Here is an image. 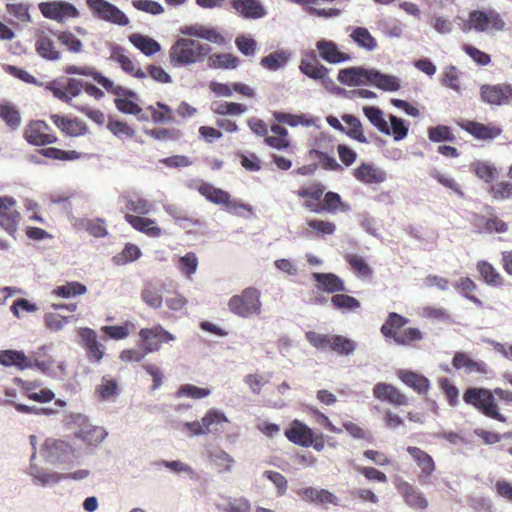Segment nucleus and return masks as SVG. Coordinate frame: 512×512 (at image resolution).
<instances>
[{"label":"nucleus","instance_id":"13","mask_svg":"<svg viewBox=\"0 0 512 512\" xmlns=\"http://www.w3.org/2000/svg\"><path fill=\"white\" fill-rule=\"evenodd\" d=\"M15 204L16 200L12 197H0V226L13 237L20 219V214L12 209Z\"/></svg>","mask_w":512,"mask_h":512},{"label":"nucleus","instance_id":"54","mask_svg":"<svg viewBox=\"0 0 512 512\" xmlns=\"http://www.w3.org/2000/svg\"><path fill=\"white\" fill-rule=\"evenodd\" d=\"M330 349L343 355H350L356 349V343L349 338L335 335L331 336Z\"/></svg>","mask_w":512,"mask_h":512},{"label":"nucleus","instance_id":"23","mask_svg":"<svg viewBox=\"0 0 512 512\" xmlns=\"http://www.w3.org/2000/svg\"><path fill=\"white\" fill-rule=\"evenodd\" d=\"M316 48L320 57L330 64H338L350 60V56L341 52L333 41L321 39L317 41Z\"/></svg>","mask_w":512,"mask_h":512},{"label":"nucleus","instance_id":"59","mask_svg":"<svg viewBox=\"0 0 512 512\" xmlns=\"http://www.w3.org/2000/svg\"><path fill=\"white\" fill-rule=\"evenodd\" d=\"M332 304L339 310L352 311L360 307V302L346 294H335L331 297Z\"/></svg>","mask_w":512,"mask_h":512},{"label":"nucleus","instance_id":"49","mask_svg":"<svg viewBox=\"0 0 512 512\" xmlns=\"http://www.w3.org/2000/svg\"><path fill=\"white\" fill-rule=\"evenodd\" d=\"M477 270L488 285L500 286L502 284V276L490 263L486 261L478 262Z\"/></svg>","mask_w":512,"mask_h":512},{"label":"nucleus","instance_id":"4","mask_svg":"<svg viewBox=\"0 0 512 512\" xmlns=\"http://www.w3.org/2000/svg\"><path fill=\"white\" fill-rule=\"evenodd\" d=\"M229 422L225 414L217 409H210L201 418V421H192L184 423V429L189 437L213 434L221 435L225 431V427Z\"/></svg>","mask_w":512,"mask_h":512},{"label":"nucleus","instance_id":"1","mask_svg":"<svg viewBox=\"0 0 512 512\" xmlns=\"http://www.w3.org/2000/svg\"><path fill=\"white\" fill-rule=\"evenodd\" d=\"M494 394L499 399L512 403V392L501 388H496L494 392L485 388H469L464 393L463 399L467 404H471L479 409L484 415L500 422H505V416L497 411Z\"/></svg>","mask_w":512,"mask_h":512},{"label":"nucleus","instance_id":"61","mask_svg":"<svg viewBox=\"0 0 512 512\" xmlns=\"http://www.w3.org/2000/svg\"><path fill=\"white\" fill-rule=\"evenodd\" d=\"M223 512H250L251 503L245 497H228Z\"/></svg>","mask_w":512,"mask_h":512},{"label":"nucleus","instance_id":"60","mask_svg":"<svg viewBox=\"0 0 512 512\" xmlns=\"http://www.w3.org/2000/svg\"><path fill=\"white\" fill-rule=\"evenodd\" d=\"M346 260L359 277L367 278L372 275L373 272L371 267L362 257L355 254H350L346 257Z\"/></svg>","mask_w":512,"mask_h":512},{"label":"nucleus","instance_id":"28","mask_svg":"<svg viewBox=\"0 0 512 512\" xmlns=\"http://www.w3.org/2000/svg\"><path fill=\"white\" fill-rule=\"evenodd\" d=\"M285 435L291 442L303 447H310L313 444L312 429L298 420H295L293 426L286 430Z\"/></svg>","mask_w":512,"mask_h":512},{"label":"nucleus","instance_id":"12","mask_svg":"<svg viewBox=\"0 0 512 512\" xmlns=\"http://www.w3.org/2000/svg\"><path fill=\"white\" fill-rule=\"evenodd\" d=\"M480 96L483 102L502 106L509 103L512 98V85L507 83L489 85L480 87Z\"/></svg>","mask_w":512,"mask_h":512},{"label":"nucleus","instance_id":"45","mask_svg":"<svg viewBox=\"0 0 512 512\" xmlns=\"http://www.w3.org/2000/svg\"><path fill=\"white\" fill-rule=\"evenodd\" d=\"M453 367L456 369L465 368L468 372L477 371L480 373L486 372V364L482 361H474L466 356L464 353L457 352L452 361Z\"/></svg>","mask_w":512,"mask_h":512},{"label":"nucleus","instance_id":"22","mask_svg":"<svg viewBox=\"0 0 512 512\" xmlns=\"http://www.w3.org/2000/svg\"><path fill=\"white\" fill-rule=\"evenodd\" d=\"M397 488L408 506L420 510L427 508L428 501L419 489L406 481H401Z\"/></svg>","mask_w":512,"mask_h":512},{"label":"nucleus","instance_id":"21","mask_svg":"<svg viewBox=\"0 0 512 512\" xmlns=\"http://www.w3.org/2000/svg\"><path fill=\"white\" fill-rule=\"evenodd\" d=\"M124 218L133 229L149 237L159 238L163 234L162 229L156 225L154 219L137 216L131 213H126Z\"/></svg>","mask_w":512,"mask_h":512},{"label":"nucleus","instance_id":"36","mask_svg":"<svg viewBox=\"0 0 512 512\" xmlns=\"http://www.w3.org/2000/svg\"><path fill=\"white\" fill-rule=\"evenodd\" d=\"M35 50L42 58L49 61H57L60 59V52L56 49L51 38L45 35L37 37L35 42Z\"/></svg>","mask_w":512,"mask_h":512},{"label":"nucleus","instance_id":"51","mask_svg":"<svg viewBox=\"0 0 512 512\" xmlns=\"http://www.w3.org/2000/svg\"><path fill=\"white\" fill-rule=\"evenodd\" d=\"M142 255L140 248L135 244H126L122 252L113 257V262L118 266L136 261Z\"/></svg>","mask_w":512,"mask_h":512},{"label":"nucleus","instance_id":"41","mask_svg":"<svg viewBox=\"0 0 512 512\" xmlns=\"http://www.w3.org/2000/svg\"><path fill=\"white\" fill-rule=\"evenodd\" d=\"M399 378L418 393H425L429 389V380L412 371H400Z\"/></svg>","mask_w":512,"mask_h":512},{"label":"nucleus","instance_id":"37","mask_svg":"<svg viewBox=\"0 0 512 512\" xmlns=\"http://www.w3.org/2000/svg\"><path fill=\"white\" fill-rule=\"evenodd\" d=\"M129 41L146 56L154 55L161 50V46L156 40L139 33L131 34Z\"/></svg>","mask_w":512,"mask_h":512},{"label":"nucleus","instance_id":"29","mask_svg":"<svg viewBox=\"0 0 512 512\" xmlns=\"http://www.w3.org/2000/svg\"><path fill=\"white\" fill-rule=\"evenodd\" d=\"M369 69L363 67H349L341 69L338 81L347 86L367 85Z\"/></svg>","mask_w":512,"mask_h":512},{"label":"nucleus","instance_id":"24","mask_svg":"<svg viewBox=\"0 0 512 512\" xmlns=\"http://www.w3.org/2000/svg\"><path fill=\"white\" fill-rule=\"evenodd\" d=\"M374 397L396 406L406 405L407 397L391 384L378 383L373 389Z\"/></svg>","mask_w":512,"mask_h":512},{"label":"nucleus","instance_id":"7","mask_svg":"<svg viewBox=\"0 0 512 512\" xmlns=\"http://www.w3.org/2000/svg\"><path fill=\"white\" fill-rule=\"evenodd\" d=\"M84 83L76 78L59 77L46 84L45 88L52 92L55 98L67 104L79 96L83 90Z\"/></svg>","mask_w":512,"mask_h":512},{"label":"nucleus","instance_id":"33","mask_svg":"<svg viewBox=\"0 0 512 512\" xmlns=\"http://www.w3.org/2000/svg\"><path fill=\"white\" fill-rule=\"evenodd\" d=\"M314 280L318 283V288L328 292H342L345 291L343 281L333 273H313Z\"/></svg>","mask_w":512,"mask_h":512},{"label":"nucleus","instance_id":"64","mask_svg":"<svg viewBox=\"0 0 512 512\" xmlns=\"http://www.w3.org/2000/svg\"><path fill=\"white\" fill-rule=\"evenodd\" d=\"M97 392L104 400L115 397L117 395L116 381L108 376H103Z\"/></svg>","mask_w":512,"mask_h":512},{"label":"nucleus","instance_id":"43","mask_svg":"<svg viewBox=\"0 0 512 512\" xmlns=\"http://www.w3.org/2000/svg\"><path fill=\"white\" fill-rule=\"evenodd\" d=\"M307 226L308 229L305 232L306 237H311L312 232H315L316 236H327L333 235L336 231V225L333 222L320 219L308 220Z\"/></svg>","mask_w":512,"mask_h":512},{"label":"nucleus","instance_id":"48","mask_svg":"<svg viewBox=\"0 0 512 512\" xmlns=\"http://www.w3.org/2000/svg\"><path fill=\"white\" fill-rule=\"evenodd\" d=\"M342 120L349 126V129L344 132L346 135L360 143H367V138L362 131V124L358 118L350 114H344Z\"/></svg>","mask_w":512,"mask_h":512},{"label":"nucleus","instance_id":"26","mask_svg":"<svg viewBox=\"0 0 512 512\" xmlns=\"http://www.w3.org/2000/svg\"><path fill=\"white\" fill-rule=\"evenodd\" d=\"M354 176L358 181L365 184H380L387 178V174L383 169L368 163H362L356 168Z\"/></svg>","mask_w":512,"mask_h":512},{"label":"nucleus","instance_id":"50","mask_svg":"<svg viewBox=\"0 0 512 512\" xmlns=\"http://www.w3.org/2000/svg\"><path fill=\"white\" fill-rule=\"evenodd\" d=\"M473 172L483 181L492 182L497 175V169L488 161H475L471 164Z\"/></svg>","mask_w":512,"mask_h":512},{"label":"nucleus","instance_id":"34","mask_svg":"<svg viewBox=\"0 0 512 512\" xmlns=\"http://www.w3.org/2000/svg\"><path fill=\"white\" fill-rule=\"evenodd\" d=\"M180 32L183 35L197 37L215 44H221L224 40L223 37L214 29H210L202 25L186 26L182 28Z\"/></svg>","mask_w":512,"mask_h":512},{"label":"nucleus","instance_id":"20","mask_svg":"<svg viewBox=\"0 0 512 512\" xmlns=\"http://www.w3.org/2000/svg\"><path fill=\"white\" fill-rule=\"evenodd\" d=\"M407 452L413 457L421 469V472L418 476L419 481L423 484H428L429 476H431L435 471V463L433 458L418 447H408Z\"/></svg>","mask_w":512,"mask_h":512},{"label":"nucleus","instance_id":"58","mask_svg":"<svg viewBox=\"0 0 512 512\" xmlns=\"http://www.w3.org/2000/svg\"><path fill=\"white\" fill-rule=\"evenodd\" d=\"M210 393L211 391L208 388H201L192 384H184L178 388L176 396L178 398L187 397L192 399H202L209 396Z\"/></svg>","mask_w":512,"mask_h":512},{"label":"nucleus","instance_id":"42","mask_svg":"<svg viewBox=\"0 0 512 512\" xmlns=\"http://www.w3.org/2000/svg\"><path fill=\"white\" fill-rule=\"evenodd\" d=\"M207 64L212 69H235L239 64V60L236 56L229 53L212 54L208 56Z\"/></svg>","mask_w":512,"mask_h":512},{"label":"nucleus","instance_id":"18","mask_svg":"<svg viewBox=\"0 0 512 512\" xmlns=\"http://www.w3.org/2000/svg\"><path fill=\"white\" fill-rule=\"evenodd\" d=\"M79 336L87 350L89 360L99 363L104 356L105 347L98 342L96 333L90 328H81Z\"/></svg>","mask_w":512,"mask_h":512},{"label":"nucleus","instance_id":"2","mask_svg":"<svg viewBox=\"0 0 512 512\" xmlns=\"http://www.w3.org/2000/svg\"><path fill=\"white\" fill-rule=\"evenodd\" d=\"M211 46L191 38L181 37L172 45L169 57L174 65L188 66L202 62L211 52Z\"/></svg>","mask_w":512,"mask_h":512},{"label":"nucleus","instance_id":"39","mask_svg":"<svg viewBox=\"0 0 512 512\" xmlns=\"http://www.w3.org/2000/svg\"><path fill=\"white\" fill-rule=\"evenodd\" d=\"M409 320L395 312L389 313L385 323L381 326L380 331L385 337H390L395 339V335H398L400 332H397L400 328L405 326Z\"/></svg>","mask_w":512,"mask_h":512},{"label":"nucleus","instance_id":"38","mask_svg":"<svg viewBox=\"0 0 512 512\" xmlns=\"http://www.w3.org/2000/svg\"><path fill=\"white\" fill-rule=\"evenodd\" d=\"M364 115L370 121V123L385 135H390V126L388 125L383 111L375 106L363 107Z\"/></svg>","mask_w":512,"mask_h":512},{"label":"nucleus","instance_id":"62","mask_svg":"<svg viewBox=\"0 0 512 512\" xmlns=\"http://www.w3.org/2000/svg\"><path fill=\"white\" fill-rule=\"evenodd\" d=\"M58 41L72 53H81L83 51L82 42L71 32L63 31L57 35Z\"/></svg>","mask_w":512,"mask_h":512},{"label":"nucleus","instance_id":"8","mask_svg":"<svg viewBox=\"0 0 512 512\" xmlns=\"http://www.w3.org/2000/svg\"><path fill=\"white\" fill-rule=\"evenodd\" d=\"M470 29L477 32L501 31L505 27V22L500 14L494 10L472 11L469 15Z\"/></svg>","mask_w":512,"mask_h":512},{"label":"nucleus","instance_id":"30","mask_svg":"<svg viewBox=\"0 0 512 512\" xmlns=\"http://www.w3.org/2000/svg\"><path fill=\"white\" fill-rule=\"evenodd\" d=\"M0 365L25 370L32 367V361L22 351L2 350L0 351Z\"/></svg>","mask_w":512,"mask_h":512},{"label":"nucleus","instance_id":"31","mask_svg":"<svg viewBox=\"0 0 512 512\" xmlns=\"http://www.w3.org/2000/svg\"><path fill=\"white\" fill-rule=\"evenodd\" d=\"M50 119L68 136L77 137L86 133V126L78 119H69L59 115H51Z\"/></svg>","mask_w":512,"mask_h":512},{"label":"nucleus","instance_id":"52","mask_svg":"<svg viewBox=\"0 0 512 512\" xmlns=\"http://www.w3.org/2000/svg\"><path fill=\"white\" fill-rule=\"evenodd\" d=\"M177 268L188 279H192L198 268V258L194 252H189L178 260Z\"/></svg>","mask_w":512,"mask_h":512},{"label":"nucleus","instance_id":"47","mask_svg":"<svg viewBox=\"0 0 512 512\" xmlns=\"http://www.w3.org/2000/svg\"><path fill=\"white\" fill-rule=\"evenodd\" d=\"M323 202L324 205L322 208L332 214H334L337 210L342 212L351 211V206L348 203L342 202L341 196L336 192H327L324 195Z\"/></svg>","mask_w":512,"mask_h":512},{"label":"nucleus","instance_id":"15","mask_svg":"<svg viewBox=\"0 0 512 512\" xmlns=\"http://www.w3.org/2000/svg\"><path fill=\"white\" fill-rule=\"evenodd\" d=\"M299 69L307 77L313 80H320L323 84L332 82L328 75L329 69L318 61L315 52L307 53L301 59Z\"/></svg>","mask_w":512,"mask_h":512},{"label":"nucleus","instance_id":"35","mask_svg":"<svg viewBox=\"0 0 512 512\" xmlns=\"http://www.w3.org/2000/svg\"><path fill=\"white\" fill-rule=\"evenodd\" d=\"M125 208L127 213H134L137 216L147 215L154 211V204L138 195L124 196Z\"/></svg>","mask_w":512,"mask_h":512},{"label":"nucleus","instance_id":"40","mask_svg":"<svg viewBox=\"0 0 512 512\" xmlns=\"http://www.w3.org/2000/svg\"><path fill=\"white\" fill-rule=\"evenodd\" d=\"M142 300L151 308L159 309L163 304L161 288L152 282H147L141 293Z\"/></svg>","mask_w":512,"mask_h":512},{"label":"nucleus","instance_id":"27","mask_svg":"<svg viewBox=\"0 0 512 512\" xmlns=\"http://www.w3.org/2000/svg\"><path fill=\"white\" fill-rule=\"evenodd\" d=\"M461 127L479 140H493L501 135L502 129L475 121H466Z\"/></svg>","mask_w":512,"mask_h":512},{"label":"nucleus","instance_id":"5","mask_svg":"<svg viewBox=\"0 0 512 512\" xmlns=\"http://www.w3.org/2000/svg\"><path fill=\"white\" fill-rule=\"evenodd\" d=\"M228 308L234 315L244 319L259 316L262 312L261 293L256 288H246L229 299Z\"/></svg>","mask_w":512,"mask_h":512},{"label":"nucleus","instance_id":"55","mask_svg":"<svg viewBox=\"0 0 512 512\" xmlns=\"http://www.w3.org/2000/svg\"><path fill=\"white\" fill-rule=\"evenodd\" d=\"M287 61V54L284 51H278L263 57L261 59V65L270 71H276L283 68Z\"/></svg>","mask_w":512,"mask_h":512},{"label":"nucleus","instance_id":"6","mask_svg":"<svg viewBox=\"0 0 512 512\" xmlns=\"http://www.w3.org/2000/svg\"><path fill=\"white\" fill-rule=\"evenodd\" d=\"M71 422L77 428L75 436L87 445H97L108 435L103 427L92 425L85 415L71 414Z\"/></svg>","mask_w":512,"mask_h":512},{"label":"nucleus","instance_id":"25","mask_svg":"<svg viewBox=\"0 0 512 512\" xmlns=\"http://www.w3.org/2000/svg\"><path fill=\"white\" fill-rule=\"evenodd\" d=\"M367 85H373L387 92H395L400 88V80L394 75L384 74L376 69H369Z\"/></svg>","mask_w":512,"mask_h":512},{"label":"nucleus","instance_id":"17","mask_svg":"<svg viewBox=\"0 0 512 512\" xmlns=\"http://www.w3.org/2000/svg\"><path fill=\"white\" fill-rule=\"evenodd\" d=\"M47 129L48 126L43 121L31 122L25 130V139L28 143L36 146L53 144L57 141V138L47 134L45 132Z\"/></svg>","mask_w":512,"mask_h":512},{"label":"nucleus","instance_id":"19","mask_svg":"<svg viewBox=\"0 0 512 512\" xmlns=\"http://www.w3.org/2000/svg\"><path fill=\"white\" fill-rule=\"evenodd\" d=\"M231 5L245 19L256 20L267 14L266 9L258 0H231Z\"/></svg>","mask_w":512,"mask_h":512},{"label":"nucleus","instance_id":"57","mask_svg":"<svg viewBox=\"0 0 512 512\" xmlns=\"http://www.w3.org/2000/svg\"><path fill=\"white\" fill-rule=\"evenodd\" d=\"M87 288L80 282H70L54 289L53 293L62 298H69L75 295H84Z\"/></svg>","mask_w":512,"mask_h":512},{"label":"nucleus","instance_id":"10","mask_svg":"<svg viewBox=\"0 0 512 512\" xmlns=\"http://www.w3.org/2000/svg\"><path fill=\"white\" fill-rule=\"evenodd\" d=\"M87 4L94 14L104 21L119 26H126L129 23L128 17L118 7L106 0H87Z\"/></svg>","mask_w":512,"mask_h":512},{"label":"nucleus","instance_id":"44","mask_svg":"<svg viewBox=\"0 0 512 512\" xmlns=\"http://www.w3.org/2000/svg\"><path fill=\"white\" fill-rule=\"evenodd\" d=\"M350 37L361 48L373 51L377 47L376 39L364 27H356L352 30Z\"/></svg>","mask_w":512,"mask_h":512},{"label":"nucleus","instance_id":"46","mask_svg":"<svg viewBox=\"0 0 512 512\" xmlns=\"http://www.w3.org/2000/svg\"><path fill=\"white\" fill-rule=\"evenodd\" d=\"M199 192L210 202L215 204H225L230 199V195L209 183H203L199 187Z\"/></svg>","mask_w":512,"mask_h":512},{"label":"nucleus","instance_id":"16","mask_svg":"<svg viewBox=\"0 0 512 512\" xmlns=\"http://www.w3.org/2000/svg\"><path fill=\"white\" fill-rule=\"evenodd\" d=\"M205 455L218 473H231L233 471L235 459L224 449L210 445L205 447Z\"/></svg>","mask_w":512,"mask_h":512},{"label":"nucleus","instance_id":"63","mask_svg":"<svg viewBox=\"0 0 512 512\" xmlns=\"http://www.w3.org/2000/svg\"><path fill=\"white\" fill-rule=\"evenodd\" d=\"M263 477L273 483L277 490L278 496H283L286 494L288 483L287 479L281 473L272 470H266L263 473Z\"/></svg>","mask_w":512,"mask_h":512},{"label":"nucleus","instance_id":"56","mask_svg":"<svg viewBox=\"0 0 512 512\" xmlns=\"http://www.w3.org/2000/svg\"><path fill=\"white\" fill-rule=\"evenodd\" d=\"M429 175L435 179L442 186L451 189L458 196L463 197V192L456 181L447 173L442 172L436 168L430 170Z\"/></svg>","mask_w":512,"mask_h":512},{"label":"nucleus","instance_id":"9","mask_svg":"<svg viewBox=\"0 0 512 512\" xmlns=\"http://www.w3.org/2000/svg\"><path fill=\"white\" fill-rule=\"evenodd\" d=\"M139 337L143 340V349L146 353H154L160 350L162 343L176 340V336L165 330L160 324L151 328H143L139 331Z\"/></svg>","mask_w":512,"mask_h":512},{"label":"nucleus","instance_id":"3","mask_svg":"<svg viewBox=\"0 0 512 512\" xmlns=\"http://www.w3.org/2000/svg\"><path fill=\"white\" fill-rule=\"evenodd\" d=\"M42 456L47 464L59 469H69L78 460V452L69 442L48 438L42 446Z\"/></svg>","mask_w":512,"mask_h":512},{"label":"nucleus","instance_id":"14","mask_svg":"<svg viewBox=\"0 0 512 512\" xmlns=\"http://www.w3.org/2000/svg\"><path fill=\"white\" fill-rule=\"evenodd\" d=\"M26 474L33 485L42 488H52L63 481V473L50 471L39 465H28Z\"/></svg>","mask_w":512,"mask_h":512},{"label":"nucleus","instance_id":"53","mask_svg":"<svg viewBox=\"0 0 512 512\" xmlns=\"http://www.w3.org/2000/svg\"><path fill=\"white\" fill-rule=\"evenodd\" d=\"M211 109L219 115H240L247 111L245 105L234 102H214Z\"/></svg>","mask_w":512,"mask_h":512},{"label":"nucleus","instance_id":"11","mask_svg":"<svg viewBox=\"0 0 512 512\" xmlns=\"http://www.w3.org/2000/svg\"><path fill=\"white\" fill-rule=\"evenodd\" d=\"M39 9L44 17L63 22L69 18H76L79 15L74 5L65 1L42 2Z\"/></svg>","mask_w":512,"mask_h":512},{"label":"nucleus","instance_id":"32","mask_svg":"<svg viewBox=\"0 0 512 512\" xmlns=\"http://www.w3.org/2000/svg\"><path fill=\"white\" fill-rule=\"evenodd\" d=\"M110 59L119 63L123 71L134 75L136 78L143 79L147 76L142 69H135V65L132 60L123 53V48L118 45L111 48Z\"/></svg>","mask_w":512,"mask_h":512}]
</instances>
